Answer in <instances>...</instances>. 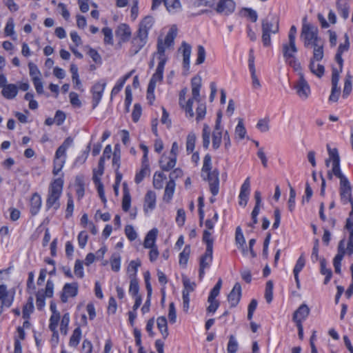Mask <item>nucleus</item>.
<instances>
[{
	"label": "nucleus",
	"mask_w": 353,
	"mask_h": 353,
	"mask_svg": "<svg viewBox=\"0 0 353 353\" xmlns=\"http://www.w3.org/2000/svg\"><path fill=\"white\" fill-rule=\"evenodd\" d=\"M4 34L6 37H11L12 39H16L17 35L14 31V22L13 18L10 17L7 20Z\"/></svg>",
	"instance_id": "obj_43"
},
{
	"label": "nucleus",
	"mask_w": 353,
	"mask_h": 353,
	"mask_svg": "<svg viewBox=\"0 0 353 353\" xmlns=\"http://www.w3.org/2000/svg\"><path fill=\"white\" fill-rule=\"evenodd\" d=\"M273 282L268 281L265 285V298L266 301L270 303L273 299Z\"/></svg>",
	"instance_id": "obj_57"
},
{
	"label": "nucleus",
	"mask_w": 353,
	"mask_h": 353,
	"mask_svg": "<svg viewBox=\"0 0 353 353\" xmlns=\"http://www.w3.org/2000/svg\"><path fill=\"white\" fill-rule=\"evenodd\" d=\"M116 38L119 44L121 45L129 41L132 37V30L130 26L125 23L117 26L114 31Z\"/></svg>",
	"instance_id": "obj_15"
},
{
	"label": "nucleus",
	"mask_w": 353,
	"mask_h": 353,
	"mask_svg": "<svg viewBox=\"0 0 353 353\" xmlns=\"http://www.w3.org/2000/svg\"><path fill=\"white\" fill-rule=\"evenodd\" d=\"M107 85L105 79H101L97 81L91 88L90 93L92 94V107L95 109L100 103L103 92Z\"/></svg>",
	"instance_id": "obj_11"
},
{
	"label": "nucleus",
	"mask_w": 353,
	"mask_h": 353,
	"mask_svg": "<svg viewBox=\"0 0 353 353\" xmlns=\"http://www.w3.org/2000/svg\"><path fill=\"white\" fill-rule=\"evenodd\" d=\"M42 199L41 195L38 192L32 194L29 200L30 213L31 216H34L37 215L41 208Z\"/></svg>",
	"instance_id": "obj_19"
},
{
	"label": "nucleus",
	"mask_w": 353,
	"mask_h": 353,
	"mask_svg": "<svg viewBox=\"0 0 353 353\" xmlns=\"http://www.w3.org/2000/svg\"><path fill=\"white\" fill-rule=\"evenodd\" d=\"M210 136H211V129L210 126L205 123L202 130V140H203V146L205 149H208L210 144Z\"/></svg>",
	"instance_id": "obj_42"
},
{
	"label": "nucleus",
	"mask_w": 353,
	"mask_h": 353,
	"mask_svg": "<svg viewBox=\"0 0 353 353\" xmlns=\"http://www.w3.org/2000/svg\"><path fill=\"white\" fill-rule=\"evenodd\" d=\"M121 166V150L119 145L114 146L112 153V167L113 168L119 170Z\"/></svg>",
	"instance_id": "obj_47"
},
{
	"label": "nucleus",
	"mask_w": 353,
	"mask_h": 353,
	"mask_svg": "<svg viewBox=\"0 0 353 353\" xmlns=\"http://www.w3.org/2000/svg\"><path fill=\"white\" fill-rule=\"evenodd\" d=\"M158 233L157 228H152L148 232L143 243H156Z\"/></svg>",
	"instance_id": "obj_61"
},
{
	"label": "nucleus",
	"mask_w": 353,
	"mask_h": 353,
	"mask_svg": "<svg viewBox=\"0 0 353 353\" xmlns=\"http://www.w3.org/2000/svg\"><path fill=\"white\" fill-rule=\"evenodd\" d=\"M178 34V28L175 24L172 25L164 37L159 36L157 41V50L152 54L153 58L156 57L158 64L154 73L150 79L147 88V98L154 97V90L158 83L163 80L165 66L168 61L166 54L167 50H171L174 46V41Z\"/></svg>",
	"instance_id": "obj_1"
},
{
	"label": "nucleus",
	"mask_w": 353,
	"mask_h": 353,
	"mask_svg": "<svg viewBox=\"0 0 353 353\" xmlns=\"http://www.w3.org/2000/svg\"><path fill=\"white\" fill-rule=\"evenodd\" d=\"M176 160L175 157L163 154L159 159V166L163 171H170L176 165Z\"/></svg>",
	"instance_id": "obj_24"
},
{
	"label": "nucleus",
	"mask_w": 353,
	"mask_h": 353,
	"mask_svg": "<svg viewBox=\"0 0 353 353\" xmlns=\"http://www.w3.org/2000/svg\"><path fill=\"white\" fill-rule=\"evenodd\" d=\"M336 7L339 14L346 20L350 14V5L347 0H336Z\"/></svg>",
	"instance_id": "obj_32"
},
{
	"label": "nucleus",
	"mask_w": 353,
	"mask_h": 353,
	"mask_svg": "<svg viewBox=\"0 0 353 353\" xmlns=\"http://www.w3.org/2000/svg\"><path fill=\"white\" fill-rule=\"evenodd\" d=\"M261 40L264 47L272 46L271 34H276L279 31V21L276 17L267 18L262 21Z\"/></svg>",
	"instance_id": "obj_9"
},
{
	"label": "nucleus",
	"mask_w": 353,
	"mask_h": 353,
	"mask_svg": "<svg viewBox=\"0 0 353 353\" xmlns=\"http://www.w3.org/2000/svg\"><path fill=\"white\" fill-rule=\"evenodd\" d=\"M296 28L292 26L288 32V41L282 44V54L285 63L292 67L294 70H298L301 68L296 55L298 52V48L296 46Z\"/></svg>",
	"instance_id": "obj_5"
},
{
	"label": "nucleus",
	"mask_w": 353,
	"mask_h": 353,
	"mask_svg": "<svg viewBox=\"0 0 353 353\" xmlns=\"http://www.w3.org/2000/svg\"><path fill=\"white\" fill-rule=\"evenodd\" d=\"M141 264L139 259L130 261L128 267V272L130 279L136 278L138 268L141 266Z\"/></svg>",
	"instance_id": "obj_49"
},
{
	"label": "nucleus",
	"mask_w": 353,
	"mask_h": 353,
	"mask_svg": "<svg viewBox=\"0 0 353 353\" xmlns=\"http://www.w3.org/2000/svg\"><path fill=\"white\" fill-rule=\"evenodd\" d=\"M190 252H191V249H190V245H185V247L183 248V251L179 254V265H181L183 267L186 266L188 259H189Z\"/></svg>",
	"instance_id": "obj_48"
},
{
	"label": "nucleus",
	"mask_w": 353,
	"mask_h": 353,
	"mask_svg": "<svg viewBox=\"0 0 353 353\" xmlns=\"http://www.w3.org/2000/svg\"><path fill=\"white\" fill-rule=\"evenodd\" d=\"M157 327L161 333L163 338L165 339L169 333L168 330V322L165 316H159L157 320Z\"/></svg>",
	"instance_id": "obj_39"
},
{
	"label": "nucleus",
	"mask_w": 353,
	"mask_h": 353,
	"mask_svg": "<svg viewBox=\"0 0 353 353\" xmlns=\"http://www.w3.org/2000/svg\"><path fill=\"white\" fill-rule=\"evenodd\" d=\"M167 179L166 175L162 172H156L153 176L152 184L156 190H161Z\"/></svg>",
	"instance_id": "obj_35"
},
{
	"label": "nucleus",
	"mask_w": 353,
	"mask_h": 353,
	"mask_svg": "<svg viewBox=\"0 0 353 353\" xmlns=\"http://www.w3.org/2000/svg\"><path fill=\"white\" fill-rule=\"evenodd\" d=\"M298 96L303 100L307 99L311 94V90L309 83L305 80L303 74H301L298 81L294 85Z\"/></svg>",
	"instance_id": "obj_14"
},
{
	"label": "nucleus",
	"mask_w": 353,
	"mask_h": 353,
	"mask_svg": "<svg viewBox=\"0 0 353 353\" xmlns=\"http://www.w3.org/2000/svg\"><path fill=\"white\" fill-rule=\"evenodd\" d=\"M72 143L73 139L70 137H68L63 141L62 144L59 145L55 151L52 161L53 175H58L63 168L67 160V151Z\"/></svg>",
	"instance_id": "obj_8"
},
{
	"label": "nucleus",
	"mask_w": 353,
	"mask_h": 353,
	"mask_svg": "<svg viewBox=\"0 0 353 353\" xmlns=\"http://www.w3.org/2000/svg\"><path fill=\"white\" fill-rule=\"evenodd\" d=\"M241 297V286L239 283H236L228 296V301H229L232 307H236L240 301Z\"/></svg>",
	"instance_id": "obj_26"
},
{
	"label": "nucleus",
	"mask_w": 353,
	"mask_h": 353,
	"mask_svg": "<svg viewBox=\"0 0 353 353\" xmlns=\"http://www.w3.org/2000/svg\"><path fill=\"white\" fill-rule=\"evenodd\" d=\"M28 66L32 81H34V78L41 79V72L35 63L30 61L28 63Z\"/></svg>",
	"instance_id": "obj_52"
},
{
	"label": "nucleus",
	"mask_w": 353,
	"mask_h": 353,
	"mask_svg": "<svg viewBox=\"0 0 353 353\" xmlns=\"http://www.w3.org/2000/svg\"><path fill=\"white\" fill-rule=\"evenodd\" d=\"M252 245L253 244H239L238 249L241 250L243 255L255 258L256 253L254 251Z\"/></svg>",
	"instance_id": "obj_45"
},
{
	"label": "nucleus",
	"mask_w": 353,
	"mask_h": 353,
	"mask_svg": "<svg viewBox=\"0 0 353 353\" xmlns=\"http://www.w3.org/2000/svg\"><path fill=\"white\" fill-rule=\"evenodd\" d=\"M213 259V246L212 244H207L205 251L202 254L199 259V278L201 280L204 275L205 271L209 269Z\"/></svg>",
	"instance_id": "obj_10"
},
{
	"label": "nucleus",
	"mask_w": 353,
	"mask_h": 353,
	"mask_svg": "<svg viewBox=\"0 0 353 353\" xmlns=\"http://www.w3.org/2000/svg\"><path fill=\"white\" fill-rule=\"evenodd\" d=\"M154 22L155 21L152 16H145L139 22L137 31L149 37V32L153 28Z\"/></svg>",
	"instance_id": "obj_20"
},
{
	"label": "nucleus",
	"mask_w": 353,
	"mask_h": 353,
	"mask_svg": "<svg viewBox=\"0 0 353 353\" xmlns=\"http://www.w3.org/2000/svg\"><path fill=\"white\" fill-rule=\"evenodd\" d=\"M150 164L149 163L141 162V169L137 171L134 176V182L139 184L143 181L145 177L150 173Z\"/></svg>",
	"instance_id": "obj_34"
},
{
	"label": "nucleus",
	"mask_w": 353,
	"mask_h": 353,
	"mask_svg": "<svg viewBox=\"0 0 353 353\" xmlns=\"http://www.w3.org/2000/svg\"><path fill=\"white\" fill-rule=\"evenodd\" d=\"M125 101H124V105L125 108L126 112H129L130 108L131 106L132 102V88L130 85H127L125 89Z\"/></svg>",
	"instance_id": "obj_53"
},
{
	"label": "nucleus",
	"mask_w": 353,
	"mask_h": 353,
	"mask_svg": "<svg viewBox=\"0 0 353 353\" xmlns=\"http://www.w3.org/2000/svg\"><path fill=\"white\" fill-rule=\"evenodd\" d=\"M219 220V214L218 212L216 210H214V214L213 216L208 219L205 222V226L207 230H213L215 224L217 223Z\"/></svg>",
	"instance_id": "obj_59"
},
{
	"label": "nucleus",
	"mask_w": 353,
	"mask_h": 353,
	"mask_svg": "<svg viewBox=\"0 0 353 353\" xmlns=\"http://www.w3.org/2000/svg\"><path fill=\"white\" fill-rule=\"evenodd\" d=\"M75 192L79 201L81 200L85 194L84 176L79 174L76 176L74 181Z\"/></svg>",
	"instance_id": "obj_29"
},
{
	"label": "nucleus",
	"mask_w": 353,
	"mask_h": 353,
	"mask_svg": "<svg viewBox=\"0 0 353 353\" xmlns=\"http://www.w3.org/2000/svg\"><path fill=\"white\" fill-rule=\"evenodd\" d=\"M1 94L6 99H13L18 94V86L14 83H8L2 88Z\"/></svg>",
	"instance_id": "obj_33"
},
{
	"label": "nucleus",
	"mask_w": 353,
	"mask_h": 353,
	"mask_svg": "<svg viewBox=\"0 0 353 353\" xmlns=\"http://www.w3.org/2000/svg\"><path fill=\"white\" fill-rule=\"evenodd\" d=\"M201 176L208 183L212 196H216L219 192V172L216 168L212 170V157L210 154H206L203 158Z\"/></svg>",
	"instance_id": "obj_6"
},
{
	"label": "nucleus",
	"mask_w": 353,
	"mask_h": 353,
	"mask_svg": "<svg viewBox=\"0 0 353 353\" xmlns=\"http://www.w3.org/2000/svg\"><path fill=\"white\" fill-rule=\"evenodd\" d=\"M105 163H103V159H99L98 162L97 168L93 169L92 181L96 182L101 181V177L104 173Z\"/></svg>",
	"instance_id": "obj_41"
},
{
	"label": "nucleus",
	"mask_w": 353,
	"mask_h": 353,
	"mask_svg": "<svg viewBox=\"0 0 353 353\" xmlns=\"http://www.w3.org/2000/svg\"><path fill=\"white\" fill-rule=\"evenodd\" d=\"M157 206V194L153 190H148L143 198V210L145 215L151 214Z\"/></svg>",
	"instance_id": "obj_17"
},
{
	"label": "nucleus",
	"mask_w": 353,
	"mask_h": 353,
	"mask_svg": "<svg viewBox=\"0 0 353 353\" xmlns=\"http://www.w3.org/2000/svg\"><path fill=\"white\" fill-rule=\"evenodd\" d=\"M241 12L244 17L250 20L253 23L257 21L258 15L254 10L249 8H245L241 10Z\"/></svg>",
	"instance_id": "obj_51"
},
{
	"label": "nucleus",
	"mask_w": 353,
	"mask_h": 353,
	"mask_svg": "<svg viewBox=\"0 0 353 353\" xmlns=\"http://www.w3.org/2000/svg\"><path fill=\"white\" fill-rule=\"evenodd\" d=\"M227 350L228 353H236L238 350V343L233 335L229 337Z\"/></svg>",
	"instance_id": "obj_64"
},
{
	"label": "nucleus",
	"mask_w": 353,
	"mask_h": 353,
	"mask_svg": "<svg viewBox=\"0 0 353 353\" xmlns=\"http://www.w3.org/2000/svg\"><path fill=\"white\" fill-rule=\"evenodd\" d=\"M74 209V205L73 198L71 195H68L65 214V219H69L72 216Z\"/></svg>",
	"instance_id": "obj_58"
},
{
	"label": "nucleus",
	"mask_w": 353,
	"mask_h": 353,
	"mask_svg": "<svg viewBox=\"0 0 353 353\" xmlns=\"http://www.w3.org/2000/svg\"><path fill=\"white\" fill-rule=\"evenodd\" d=\"M164 5L169 12L175 11L181 7L179 0H164Z\"/></svg>",
	"instance_id": "obj_60"
},
{
	"label": "nucleus",
	"mask_w": 353,
	"mask_h": 353,
	"mask_svg": "<svg viewBox=\"0 0 353 353\" xmlns=\"http://www.w3.org/2000/svg\"><path fill=\"white\" fill-rule=\"evenodd\" d=\"M327 150L329 157L325 159L326 167H330L332 163V169L327 171V178L331 180L333 176L339 178V195L341 202L343 205L353 201L352 194V187L349 179L344 175L341 169V160L338 149L336 148H332L330 145H327Z\"/></svg>",
	"instance_id": "obj_3"
},
{
	"label": "nucleus",
	"mask_w": 353,
	"mask_h": 353,
	"mask_svg": "<svg viewBox=\"0 0 353 353\" xmlns=\"http://www.w3.org/2000/svg\"><path fill=\"white\" fill-rule=\"evenodd\" d=\"M301 38L306 48H312L314 59H323L324 56V41L319 35V29L312 24L303 26Z\"/></svg>",
	"instance_id": "obj_4"
},
{
	"label": "nucleus",
	"mask_w": 353,
	"mask_h": 353,
	"mask_svg": "<svg viewBox=\"0 0 353 353\" xmlns=\"http://www.w3.org/2000/svg\"><path fill=\"white\" fill-rule=\"evenodd\" d=\"M322 59H314V54L310 59L309 68L312 74L316 75L317 77L321 78L324 75L325 68L322 64H316V61H320Z\"/></svg>",
	"instance_id": "obj_30"
},
{
	"label": "nucleus",
	"mask_w": 353,
	"mask_h": 353,
	"mask_svg": "<svg viewBox=\"0 0 353 353\" xmlns=\"http://www.w3.org/2000/svg\"><path fill=\"white\" fill-rule=\"evenodd\" d=\"M196 137L194 132L188 133L186 137L185 147L187 154H192L195 148Z\"/></svg>",
	"instance_id": "obj_36"
},
{
	"label": "nucleus",
	"mask_w": 353,
	"mask_h": 353,
	"mask_svg": "<svg viewBox=\"0 0 353 353\" xmlns=\"http://www.w3.org/2000/svg\"><path fill=\"white\" fill-rule=\"evenodd\" d=\"M81 338V330L79 327L74 329L72 336H70L69 345L71 347H77Z\"/></svg>",
	"instance_id": "obj_50"
},
{
	"label": "nucleus",
	"mask_w": 353,
	"mask_h": 353,
	"mask_svg": "<svg viewBox=\"0 0 353 353\" xmlns=\"http://www.w3.org/2000/svg\"><path fill=\"white\" fill-rule=\"evenodd\" d=\"M345 230L349 233V239L347 243H353V218L348 217L346 219Z\"/></svg>",
	"instance_id": "obj_63"
},
{
	"label": "nucleus",
	"mask_w": 353,
	"mask_h": 353,
	"mask_svg": "<svg viewBox=\"0 0 353 353\" xmlns=\"http://www.w3.org/2000/svg\"><path fill=\"white\" fill-rule=\"evenodd\" d=\"M221 112L217 113V117L215 121L214 130L212 133V148L217 150L221 146L223 137V127L221 126Z\"/></svg>",
	"instance_id": "obj_13"
},
{
	"label": "nucleus",
	"mask_w": 353,
	"mask_h": 353,
	"mask_svg": "<svg viewBox=\"0 0 353 353\" xmlns=\"http://www.w3.org/2000/svg\"><path fill=\"white\" fill-rule=\"evenodd\" d=\"M201 78L197 75L191 79L192 97L186 100L187 88L181 89L179 93V105L188 119L194 116L197 123L203 121L206 115L207 107L205 101L201 99Z\"/></svg>",
	"instance_id": "obj_2"
},
{
	"label": "nucleus",
	"mask_w": 353,
	"mask_h": 353,
	"mask_svg": "<svg viewBox=\"0 0 353 353\" xmlns=\"http://www.w3.org/2000/svg\"><path fill=\"white\" fill-rule=\"evenodd\" d=\"M111 268L114 272H119L121 266V256L119 254H113L110 259Z\"/></svg>",
	"instance_id": "obj_55"
},
{
	"label": "nucleus",
	"mask_w": 353,
	"mask_h": 353,
	"mask_svg": "<svg viewBox=\"0 0 353 353\" xmlns=\"http://www.w3.org/2000/svg\"><path fill=\"white\" fill-rule=\"evenodd\" d=\"M310 314V308L306 304L301 305L298 309L294 312L292 320L295 323H298L299 321L302 324Z\"/></svg>",
	"instance_id": "obj_27"
},
{
	"label": "nucleus",
	"mask_w": 353,
	"mask_h": 353,
	"mask_svg": "<svg viewBox=\"0 0 353 353\" xmlns=\"http://www.w3.org/2000/svg\"><path fill=\"white\" fill-rule=\"evenodd\" d=\"M270 120L268 118L261 119L256 123V128L261 132H266L270 129Z\"/></svg>",
	"instance_id": "obj_62"
},
{
	"label": "nucleus",
	"mask_w": 353,
	"mask_h": 353,
	"mask_svg": "<svg viewBox=\"0 0 353 353\" xmlns=\"http://www.w3.org/2000/svg\"><path fill=\"white\" fill-rule=\"evenodd\" d=\"M14 290L8 291L6 285H0V315L3 307H9L14 301Z\"/></svg>",
	"instance_id": "obj_16"
},
{
	"label": "nucleus",
	"mask_w": 353,
	"mask_h": 353,
	"mask_svg": "<svg viewBox=\"0 0 353 353\" xmlns=\"http://www.w3.org/2000/svg\"><path fill=\"white\" fill-rule=\"evenodd\" d=\"M176 188V183L174 180H169L166 182L164 193L163 195V201L165 203H170L174 196Z\"/></svg>",
	"instance_id": "obj_28"
},
{
	"label": "nucleus",
	"mask_w": 353,
	"mask_h": 353,
	"mask_svg": "<svg viewBox=\"0 0 353 353\" xmlns=\"http://www.w3.org/2000/svg\"><path fill=\"white\" fill-rule=\"evenodd\" d=\"M196 56H197V57H196V59L195 61L196 65H201L203 63H204L205 59L206 52H205V48L203 46H201V45L198 46Z\"/></svg>",
	"instance_id": "obj_56"
},
{
	"label": "nucleus",
	"mask_w": 353,
	"mask_h": 353,
	"mask_svg": "<svg viewBox=\"0 0 353 353\" xmlns=\"http://www.w3.org/2000/svg\"><path fill=\"white\" fill-rule=\"evenodd\" d=\"M131 195L130 193V190L126 182L123 183V198H122V210L127 212L130 210L131 207Z\"/></svg>",
	"instance_id": "obj_31"
},
{
	"label": "nucleus",
	"mask_w": 353,
	"mask_h": 353,
	"mask_svg": "<svg viewBox=\"0 0 353 353\" xmlns=\"http://www.w3.org/2000/svg\"><path fill=\"white\" fill-rule=\"evenodd\" d=\"M254 200L255 204L251 213V219L252 225H255L258 223V215L259 214L260 210L263 207V203L262 202L261 193L259 190L254 192Z\"/></svg>",
	"instance_id": "obj_23"
},
{
	"label": "nucleus",
	"mask_w": 353,
	"mask_h": 353,
	"mask_svg": "<svg viewBox=\"0 0 353 353\" xmlns=\"http://www.w3.org/2000/svg\"><path fill=\"white\" fill-rule=\"evenodd\" d=\"M101 32L104 36V44L112 46L114 44L112 29L110 27L106 26L101 29Z\"/></svg>",
	"instance_id": "obj_44"
},
{
	"label": "nucleus",
	"mask_w": 353,
	"mask_h": 353,
	"mask_svg": "<svg viewBox=\"0 0 353 353\" xmlns=\"http://www.w3.org/2000/svg\"><path fill=\"white\" fill-rule=\"evenodd\" d=\"M148 41V37L136 31L130 40V53L132 55L137 54L144 48Z\"/></svg>",
	"instance_id": "obj_12"
},
{
	"label": "nucleus",
	"mask_w": 353,
	"mask_h": 353,
	"mask_svg": "<svg viewBox=\"0 0 353 353\" xmlns=\"http://www.w3.org/2000/svg\"><path fill=\"white\" fill-rule=\"evenodd\" d=\"M319 217L322 221L327 223V225H326L327 228H334L335 227L336 219H335V218L332 217V216L327 219V217L324 213V203H321L320 204Z\"/></svg>",
	"instance_id": "obj_37"
},
{
	"label": "nucleus",
	"mask_w": 353,
	"mask_h": 353,
	"mask_svg": "<svg viewBox=\"0 0 353 353\" xmlns=\"http://www.w3.org/2000/svg\"><path fill=\"white\" fill-rule=\"evenodd\" d=\"M135 72V70H132L123 76L121 77L116 82L110 92V99L112 100L114 97L117 95L123 89L125 82L132 76Z\"/></svg>",
	"instance_id": "obj_21"
},
{
	"label": "nucleus",
	"mask_w": 353,
	"mask_h": 353,
	"mask_svg": "<svg viewBox=\"0 0 353 353\" xmlns=\"http://www.w3.org/2000/svg\"><path fill=\"white\" fill-rule=\"evenodd\" d=\"M33 298L30 296L28 298L27 303L23 307V318L24 319H29L30 314L33 312Z\"/></svg>",
	"instance_id": "obj_46"
},
{
	"label": "nucleus",
	"mask_w": 353,
	"mask_h": 353,
	"mask_svg": "<svg viewBox=\"0 0 353 353\" xmlns=\"http://www.w3.org/2000/svg\"><path fill=\"white\" fill-rule=\"evenodd\" d=\"M90 149H91V146H90V143H89L87 145L86 148L84 150H82L78 154V156L75 158L74 164L75 165H83V163H85V162L86 161L88 156H89Z\"/></svg>",
	"instance_id": "obj_40"
},
{
	"label": "nucleus",
	"mask_w": 353,
	"mask_h": 353,
	"mask_svg": "<svg viewBox=\"0 0 353 353\" xmlns=\"http://www.w3.org/2000/svg\"><path fill=\"white\" fill-rule=\"evenodd\" d=\"M247 130L244 125L243 120V119H239L238 123L234 130L235 138L239 140H242L245 138Z\"/></svg>",
	"instance_id": "obj_38"
},
{
	"label": "nucleus",
	"mask_w": 353,
	"mask_h": 353,
	"mask_svg": "<svg viewBox=\"0 0 353 353\" xmlns=\"http://www.w3.org/2000/svg\"><path fill=\"white\" fill-rule=\"evenodd\" d=\"M248 68L251 74L252 85L254 89L259 90L261 88V85L259 78L256 74V68L254 64V57L250 54L248 58Z\"/></svg>",
	"instance_id": "obj_25"
},
{
	"label": "nucleus",
	"mask_w": 353,
	"mask_h": 353,
	"mask_svg": "<svg viewBox=\"0 0 353 353\" xmlns=\"http://www.w3.org/2000/svg\"><path fill=\"white\" fill-rule=\"evenodd\" d=\"M64 185L63 174L61 177L54 179L51 181L48 188V193L46 200V208L47 210L53 209L57 211L59 209L60 199L63 193Z\"/></svg>",
	"instance_id": "obj_7"
},
{
	"label": "nucleus",
	"mask_w": 353,
	"mask_h": 353,
	"mask_svg": "<svg viewBox=\"0 0 353 353\" xmlns=\"http://www.w3.org/2000/svg\"><path fill=\"white\" fill-rule=\"evenodd\" d=\"M236 9V3L234 0H219L215 12L224 16L231 15Z\"/></svg>",
	"instance_id": "obj_18"
},
{
	"label": "nucleus",
	"mask_w": 353,
	"mask_h": 353,
	"mask_svg": "<svg viewBox=\"0 0 353 353\" xmlns=\"http://www.w3.org/2000/svg\"><path fill=\"white\" fill-rule=\"evenodd\" d=\"M59 319H60V314H52V316L50 319L49 328L52 332H54V334H57V336H58L57 327Z\"/></svg>",
	"instance_id": "obj_54"
},
{
	"label": "nucleus",
	"mask_w": 353,
	"mask_h": 353,
	"mask_svg": "<svg viewBox=\"0 0 353 353\" xmlns=\"http://www.w3.org/2000/svg\"><path fill=\"white\" fill-rule=\"evenodd\" d=\"M78 293L77 283H65L63 288V292L61 295V300L63 303L68 301V297H74Z\"/></svg>",
	"instance_id": "obj_22"
}]
</instances>
